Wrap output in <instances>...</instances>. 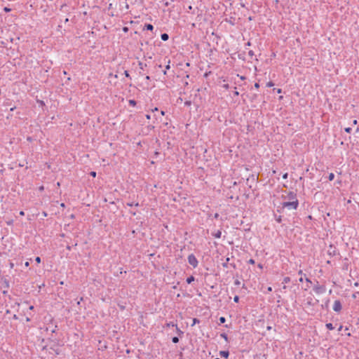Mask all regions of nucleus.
Segmentation results:
<instances>
[{
    "mask_svg": "<svg viewBox=\"0 0 359 359\" xmlns=\"http://www.w3.org/2000/svg\"><path fill=\"white\" fill-rule=\"evenodd\" d=\"M342 309V305L340 300H335L333 305V310L336 312H340Z\"/></svg>",
    "mask_w": 359,
    "mask_h": 359,
    "instance_id": "0eeeda50",
    "label": "nucleus"
},
{
    "mask_svg": "<svg viewBox=\"0 0 359 359\" xmlns=\"http://www.w3.org/2000/svg\"><path fill=\"white\" fill-rule=\"evenodd\" d=\"M48 341L50 343V349L56 355H60L61 353V350L59 348V346H62L60 344V340L57 339L51 335L50 337L48 339Z\"/></svg>",
    "mask_w": 359,
    "mask_h": 359,
    "instance_id": "f257e3e1",
    "label": "nucleus"
},
{
    "mask_svg": "<svg viewBox=\"0 0 359 359\" xmlns=\"http://www.w3.org/2000/svg\"><path fill=\"white\" fill-rule=\"evenodd\" d=\"M274 86V83L272 81H269L266 83L267 87H272Z\"/></svg>",
    "mask_w": 359,
    "mask_h": 359,
    "instance_id": "c756f323",
    "label": "nucleus"
},
{
    "mask_svg": "<svg viewBox=\"0 0 359 359\" xmlns=\"http://www.w3.org/2000/svg\"><path fill=\"white\" fill-rule=\"evenodd\" d=\"M229 260H230V258L229 257H226L225 262L222 264V266L224 268H228Z\"/></svg>",
    "mask_w": 359,
    "mask_h": 359,
    "instance_id": "2eb2a0df",
    "label": "nucleus"
},
{
    "mask_svg": "<svg viewBox=\"0 0 359 359\" xmlns=\"http://www.w3.org/2000/svg\"><path fill=\"white\" fill-rule=\"evenodd\" d=\"M239 299H240V298H239V297H238V296H237V295H236V296L233 297V301H234V302L238 303V302H239Z\"/></svg>",
    "mask_w": 359,
    "mask_h": 359,
    "instance_id": "c85d7f7f",
    "label": "nucleus"
},
{
    "mask_svg": "<svg viewBox=\"0 0 359 359\" xmlns=\"http://www.w3.org/2000/svg\"><path fill=\"white\" fill-rule=\"evenodd\" d=\"M193 9V7L191 6H189L187 12H190Z\"/></svg>",
    "mask_w": 359,
    "mask_h": 359,
    "instance_id": "de8ad7c7",
    "label": "nucleus"
},
{
    "mask_svg": "<svg viewBox=\"0 0 359 359\" xmlns=\"http://www.w3.org/2000/svg\"><path fill=\"white\" fill-rule=\"evenodd\" d=\"M230 265L233 268L236 269V264L234 263H231Z\"/></svg>",
    "mask_w": 359,
    "mask_h": 359,
    "instance_id": "5fc2aeb1",
    "label": "nucleus"
},
{
    "mask_svg": "<svg viewBox=\"0 0 359 359\" xmlns=\"http://www.w3.org/2000/svg\"><path fill=\"white\" fill-rule=\"evenodd\" d=\"M175 325V324L173 322H170V323L166 324V327H170V326L174 327Z\"/></svg>",
    "mask_w": 359,
    "mask_h": 359,
    "instance_id": "2f4dec72",
    "label": "nucleus"
},
{
    "mask_svg": "<svg viewBox=\"0 0 359 359\" xmlns=\"http://www.w3.org/2000/svg\"><path fill=\"white\" fill-rule=\"evenodd\" d=\"M57 325H55V328L51 330V333L52 334L55 333L57 331Z\"/></svg>",
    "mask_w": 359,
    "mask_h": 359,
    "instance_id": "4c0bfd02",
    "label": "nucleus"
},
{
    "mask_svg": "<svg viewBox=\"0 0 359 359\" xmlns=\"http://www.w3.org/2000/svg\"><path fill=\"white\" fill-rule=\"evenodd\" d=\"M327 254H328V255H330L331 257H334V256H336V255H339V250L332 244H330L329 245L328 250H327Z\"/></svg>",
    "mask_w": 359,
    "mask_h": 359,
    "instance_id": "20e7f679",
    "label": "nucleus"
},
{
    "mask_svg": "<svg viewBox=\"0 0 359 359\" xmlns=\"http://www.w3.org/2000/svg\"><path fill=\"white\" fill-rule=\"evenodd\" d=\"M273 90H276L277 93H281L282 89L281 88H274Z\"/></svg>",
    "mask_w": 359,
    "mask_h": 359,
    "instance_id": "e433bc0d",
    "label": "nucleus"
},
{
    "mask_svg": "<svg viewBox=\"0 0 359 359\" xmlns=\"http://www.w3.org/2000/svg\"><path fill=\"white\" fill-rule=\"evenodd\" d=\"M219 354L221 357L227 358L229 355V351H220Z\"/></svg>",
    "mask_w": 359,
    "mask_h": 359,
    "instance_id": "6e6552de",
    "label": "nucleus"
},
{
    "mask_svg": "<svg viewBox=\"0 0 359 359\" xmlns=\"http://www.w3.org/2000/svg\"><path fill=\"white\" fill-rule=\"evenodd\" d=\"M325 327L330 330H332L334 329V327L331 323H326Z\"/></svg>",
    "mask_w": 359,
    "mask_h": 359,
    "instance_id": "dca6fc26",
    "label": "nucleus"
},
{
    "mask_svg": "<svg viewBox=\"0 0 359 359\" xmlns=\"http://www.w3.org/2000/svg\"><path fill=\"white\" fill-rule=\"evenodd\" d=\"M4 11L6 12V13H8L11 11V9L8 7H4Z\"/></svg>",
    "mask_w": 359,
    "mask_h": 359,
    "instance_id": "72a5a7b5",
    "label": "nucleus"
},
{
    "mask_svg": "<svg viewBox=\"0 0 359 359\" xmlns=\"http://www.w3.org/2000/svg\"><path fill=\"white\" fill-rule=\"evenodd\" d=\"M248 264H255V262L253 259H250L248 261Z\"/></svg>",
    "mask_w": 359,
    "mask_h": 359,
    "instance_id": "473e14b6",
    "label": "nucleus"
},
{
    "mask_svg": "<svg viewBox=\"0 0 359 359\" xmlns=\"http://www.w3.org/2000/svg\"><path fill=\"white\" fill-rule=\"evenodd\" d=\"M223 88H225V89H229V84H224L223 85Z\"/></svg>",
    "mask_w": 359,
    "mask_h": 359,
    "instance_id": "37998d69",
    "label": "nucleus"
},
{
    "mask_svg": "<svg viewBox=\"0 0 359 359\" xmlns=\"http://www.w3.org/2000/svg\"><path fill=\"white\" fill-rule=\"evenodd\" d=\"M1 280L3 282L4 287L8 290L9 288V287H10L9 281L8 280V279L6 278H5V277H3L1 278Z\"/></svg>",
    "mask_w": 359,
    "mask_h": 359,
    "instance_id": "1a4fd4ad",
    "label": "nucleus"
},
{
    "mask_svg": "<svg viewBox=\"0 0 359 359\" xmlns=\"http://www.w3.org/2000/svg\"><path fill=\"white\" fill-rule=\"evenodd\" d=\"M145 79H146L147 80H150V79H151V78H150V76H146Z\"/></svg>",
    "mask_w": 359,
    "mask_h": 359,
    "instance_id": "0e129e2a",
    "label": "nucleus"
},
{
    "mask_svg": "<svg viewBox=\"0 0 359 359\" xmlns=\"http://www.w3.org/2000/svg\"><path fill=\"white\" fill-rule=\"evenodd\" d=\"M276 221L278 222V223H280L282 219H281V216H279L278 218L276 219Z\"/></svg>",
    "mask_w": 359,
    "mask_h": 359,
    "instance_id": "c03bdc74",
    "label": "nucleus"
},
{
    "mask_svg": "<svg viewBox=\"0 0 359 359\" xmlns=\"http://www.w3.org/2000/svg\"><path fill=\"white\" fill-rule=\"evenodd\" d=\"M175 327H176V331L180 336L184 334V332L177 327V324H175Z\"/></svg>",
    "mask_w": 359,
    "mask_h": 359,
    "instance_id": "a211bd4d",
    "label": "nucleus"
},
{
    "mask_svg": "<svg viewBox=\"0 0 359 359\" xmlns=\"http://www.w3.org/2000/svg\"><path fill=\"white\" fill-rule=\"evenodd\" d=\"M188 262L194 268H196L198 264V262L194 254H191L188 256Z\"/></svg>",
    "mask_w": 359,
    "mask_h": 359,
    "instance_id": "39448f33",
    "label": "nucleus"
},
{
    "mask_svg": "<svg viewBox=\"0 0 359 359\" xmlns=\"http://www.w3.org/2000/svg\"><path fill=\"white\" fill-rule=\"evenodd\" d=\"M184 104H185L186 106H187V107H189V106H191V101H190V100H187V101H186V102H184Z\"/></svg>",
    "mask_w": 359,
    "mask_h": 359,
    "instance_id": "7c9ffc66",
    "label": "nucleus"
},
{
    "mask_svg": "<svg viewBox=\"0 0 359 359\" xmlns=\"http://www.w3.org/2000/svg\"><path fill=\"white\" fill-rule=\"evenodd\" d=\"M129 105L132 107H135L137 104V102L135 100H130L128 101Z\"/></svg>",
    "mask_w": 359,
    "mask_h": 359,
    "instance_id": "f3484780",
    "label": "nucleus"
},
{
    "mask_svg": "<svg viewBox=\"0 0 359 359\" xmlns=\"http://www.w3.org/2000/svg\"><path fill=\"white\" fill-rule=\"evenodd\" d=\"M266 330H269V331L271 330H272V327L271 326H267L266 327Z\"/></svg>",
    "mask_w": 359,
    "mask_h": 359,
    "instance_id": "4d7b16f0",
    "label": "nucleus"
},
{
    "mask_svg": "<svg viewBox=\"0 0 359 359\" xmlns=\"http://www.w3.org/2000/svg\"><path fill=\"white\" fill-rule=\"evenodd\" d=\"M124 75H125L127 78H129L130 79H131V77H130V74H129L128 71H127V70L124 71Z\"/></svg>",
    "mask_w": 359,
    "mask_h": 359,
    "instance_id": "bb28decb",
    "label": "nucleus"
},
{
    "mask_svg": "<svg viewBox=\"0 0 359 359\" xmlns=\"http://www.w3.org/2000/svg\"><path fill=\"white\" fill-rule=\"evenodd\" d=\"M298 274L302 275L303 274L302 270H299L298 272Z\"/></svg>",
    "mask_w": 359,
    "mask_h": 359,
    "instance_id": "680f3d73",
    "label": "nucleus"
},
{
    "mask_svg": "<svg viewBox=\"0 0 359 359\" xmlns=\"http://www.w3.org/2000/svg\"><path fill=\"white\" fill-rule=\"evenodd\" d=\"M158 109L157 107H155L154 109H152V111H157Z\"/></svg>",
    "mask_w": 359,
    "mask_h": 359,
    "instance_id": "052dcab7",
    "label": "nucleus"
},
{
    "mask_svg": "<svg viewBox=\"0 0 359 359\" xmlns=\"http://www.w3.org/2000/svg\"><path fill=\"white\" fill-rule=\"evenodd\" d=\"M281 198L285 201H294L295 200H298L297 194L294 191L286 192L285 194L281 196Z\"/></svg>",
    "mask_w": 359,
    "mask_h": 359,
    "instance_id": "7ed1b4c3",
    "label": "nucleus"
},
{
    "mask_svg": "<svg viewBox=\"0 0 359 359\" xmlns=\"http://www.w3.org/2000/svg\"><path fill=\"white\" fill-rule=\"evenodd\" d=\"M18 318V316L16 314H14L13 316V319L17 320Z\"/></svg>",
    "mask_w": 359,
    "mask_h": 359,
    "instance_id": "603ef678",
    "label": "nucleus"
},
{
    "mask_svg": "<svg viewBox=\"0 0 359 359\" xmlns=\"http://www.w3.org/2000/svg\"><path fill=\"white\" fill-rule=\"evenodd\" d=\"M334 173H332V172L330 173V175H329V176H328V180H329L330 181H332V180H334Z\"/></svg>",
    "mask_w": 359,
    "mask_h": 359,
    "instance_id": "393cba45",
    "label": "nucleus"
},
{
    "mask_svg": "<svg viewBox=\"0 0 359 359\" xmlns=\"http://www.w3.org/2000/svg\"><path fill=\"white\" fill-rule=\"evenodd\" d=\"M355 133H359V128H357L356 130H355Z\"/></svg>",
    "mask_w": 359,
    "mask_h": 359,
    "instance_id": "774afa93",
    "label": "nucleus"
},
{
    "mask_svg": "<svg viewBox=\"0 0 359 359\" xmlns=\"http://www.w3.org/2000/svg\"><path fill=\"white\" fill-rule=\"evenodd\" d=\"M239 95V93L237 90L233 91V95L238 96Z\"/></svg>",
    "mask_w": 359,
    "mask_h": 359,
    "instance_id": "09e8293b",
    "label": "nucleus"
},
{
    "mask_svg": "<svg viewBox=\"0 0 359 359\" xmlns=\"http://www.w3.org/2000/svg\"><path fill=\"white\" fill-rule=\"evenodd\" d=\"M313 290L316 294H323L325 292L326 287L325 285H316L313 287Z\"/></svg>",
    "mask_w": 359,
    "mask_h": 359,
    "instance_id": "423d86ee",
    "label": "nucleus"
},
{
    "mask_svg": "<svg viewBox=\"0 0 359 359\" xmlns=\"http://www.w3.org/2000/svg\"><path fill=\"white\" fill-rule=\"evenodd\" d=\"M7 292H8V290H4V291L2 292V293H3L4 294H7Z\"/></svg>",
    "mask_w": 359,
    "mask_h": 359,
    "instance_id": "69168bd1",
    "label": "nucleus"
},
{
    "mask_svg": "<svg viewBox=\"0 0 359 359\" xmlns=\"http://www.w3.org/2000/svg\"><path fill=\"white\" fill-rule=\"evenodd\" d=\"M144 29L152 31L154 29V26L151 24H145Z\"/></svg>",
    "mask_w": 359,
    "mask_h": 359,
    "instance_id": "f8f14e48",
    "label": "nucleus"
},
{
    "mask_svg": "<svg viewBox=\"0 0 359 359\" xmlns=\"http://www.w3.org/2000/svg\"><path fill=\"white\" fill-rule=\"evenodd\" d=\"M192 321H193V323L191 324V326H194L196 323H200V320L196 318H194Z\"/></svg>",
    "mask_w": 359,
    "mask_h": 359,
    "instance_id": "4be33fe9",
    "label": "nucleus"
},
{
    "mask_svg": "<svg viewBox=\"0 0 359 359\" xmlns=\"http://www.w3.org/2000/svg\"><path fill=\"white\" fill-rule=\"evenodd\" d=\"M238 76H239V77H240V79H241L242 81H243V80H245V79H246V78H245V76H239V75H238Z\"/></svg>",
    "mask_w": 359,
    "mask_h": 359,
    "instance_id": "3c124183",
    "label": "nucleus"
},
{
    "mask_svg": "<svg viewBox=\"0 0 359 359\" xmlns=\"http://www.w3.org/2000/svg\"><path fill=\"white\" fill-rule=\"evenodd\" d=\"M123 29L124 32H127L128 29V27H123Z\"/></svg>",
    "mask_w": 359,
    "mask_h": 359,
    "instance_id": "e2e57ef3",
    "label": "nucleus"
},
{
    "mask_svg": "<svg viewBox=\"0 0 359 359\" xmlns=\"http://www.w3.org/2000/svg\"><path fill=\"white\" fill-rule=\"evenodd\" d=\"M161 38L163 41H166L169 39V35L167 33H163L161 35Z\"/></svg>",
    "mask_w": 359,
    "mask_h": 359,
    "instance_id": "ddd939ff",
    "label": "nucleus"
},
{
    "mask_svg": "<svg viewBox=\"0 0 359 359\" xmlns=\"http://www.w3.org/2000/svg\"><path fill=\"white\" fill-rule=\"evenodd\" d=\"M220 337H221L222 338H223L226 341H229L228 335H227L226 333H224H224H222V334H220Z\"/></svg>",
    "mask_w": 359,
    "mask_h": 359,
    "instance_id": "6ab92c4d",
    "label": "nucleus"
},
{
    "mask_svg": "<svg viewBox=\"0 0 359 359\" xmlns=\"http://www.w3.org/2000/svg\"><path fill=\"white\" fill-rule=\"evenodd\" d=\"M195 280V278L194 276H190L189 277H188L186 280L187 283L188 284H191L192 282H194Z\"/></svg>",
    "mask_w": 359,
    "mask_h": 359,
    "instance_id": "4468645a",
    "label": "nucleus"
},
{
    "mask_svg": "<svg viewBox=\"0 0 359 359\" xmlns=\"http://www.w3.org/2000/svg\"><path fill=\"white\" fill-rule=\"evenodd\" d=\"M305 280H306V281L307 283H312V282H311V280L309 278H306V279H305Z\"/></svg>",
    "mask_w": 359,
    "mask_h": 359,
    "instance_id": "864d4df0",
    "label": "nucleus"
},
{
    "mask_svg": "<svg viewBox=\"0 0 359 359\" xmlns=\"http://www.w3.org/2000/svg\"><path fill=\"white\" fill-rule=\"evenodd\" d=\"M35 261L39 264L41 263V258L39 257H36Z\"/></svg>",
    "mask_w": 359,
    "mask_h": 359,
    "instance_id": "a19ab883",
    "label": "nucleus"
},
{
    "mask_svg": "<svg viewBox=\"0 0 359 359\" xmlns=\"http://www.w3.org/2000/svg\"><path fill=\"white\" fill-rule=\"evenodd\" d=\"M257 266H258V268H259L260 269H263V265H262V264H261V263L258 264H257Z\"/></svg>",
    "mask_w": 359,
    "mask_h": 359,
    "instance_id": "a18cd8bd",
    "label": "nucleus"
},
{
    "mask_svg": "<svg viewBox=\"0 0 359 359\" xmlns=\"http://www.w3.org/2000/svg\"><path fill=\"white\" fill-rule=\"evenodd\" d=\"M241 284V281L238 279H236L235 281H234V285H240Z\"/></svg>",
    "mask_w": 359,
    "mask_h": 359,
    "instance_id": "f704fd0d",
    "label": "nucleus"
},
{
    "mask_svg": "<svg viewBox=\"0 0 359 359\" xmlns=\"http://www.w3.org/2000/svg\"><path fill=\"white\" fill-rule=\"evenodd\" d=\"M212 235L216 238H220L222 236V231L218 230L216 232L212 233Z\"/></svg>",
    "mask_w": 359,
    "mask_h": 359,
    "instance_id": "9d476101",
    "label": "nucleus"
},
{
    "mask_svg": "<svg viewBox=\"0 0 359 359\" xmlns=\"http://www.w3.org/2000/svg\"><path fill=\"white\" fill-rule=\"evenodd\" d=\"M170 68V60L168 61V64L165 66V69H169Z\"/></svg>",
    "mask_w": 359,
    "mask_h": 359,
    "instance_id": "49530a36",
    "label": "nucleus"
},
{
    "mask_svg": "<svg viewBox=\"0 0 359 359\" xmlns=\"http://www.w3.org/2000/svg\"><path fill=\"white\" fill-rule=\"evenodd\" d=\"M219 323L223 324L226 322V318L224 316H222L219 318Z\"/></svg>",
    "mask_w": 359,
    "mask_h": 359,
    "instance_id": "5701e85b",
    "label": "nucleus"
},
{
    "mask_svg": "<svg viewBox=\"0 0 359 359\" xmlns=\"http://www.w3.org/2000/svg\"><path fill=\"white\" fill-rule=\"evenodd\" d=\"M358 294H359V292H355V293H353V294L352 297H353V299H355V298L358 297Z\"/></svg>",
    "mask_w": 359,
    "mask_h": 359,
    "instance_id": "c9c22d12",
    "label": "nucleus"
},
{
    "mask_svg": "<svg viewBox=\"0 0 359 359\" xmlns=\"http://www.w3.org/2000/svg\"><path fill=\"white\" fill-rule=\"evenodd\" d=\"M288 177V173L287 172H285V174H283V178L286 180Z\"/></svg>",
    "mask_w": 359,
    "mask_h": 359,
    "instance_id": "79ce46f5",
    "label": "nucleus"
},
{
    "mask_svg": "<svg viewBox=\"0 0 359 359\" xmlns=\"http://www.w3.org/2000/svg\"><path fill=\"white\" fill-rule=\"evenodd\" d=\"M146 118L147 119H150L151 118V116L149 114H146Z\"/></svg>",
    "mask_w": 359,
    "mask_h": 359,
    "instance_id": "6e6d98bb",
    "label": "nucleus"
},
{
    "mask_svg": "<svg viewBox=\"0 0 359 359\" xmlns=\"http://www.w3.org/2000/svg\"><path fill=\"white\" fill-rule=\"evenodd\" d=\"M127 205L128 206H133V205L139 206V203H136L134 204L133 203H128Z\"/></svg>",
    "mask_w": 359,
    "mask_h": 359,
    "instance_id": "cd10ccee",
    "label": "nucleus"
},
{
    "mask_svg": "<svg viewBox=\"0 0 359 359\" xmlns=\"http://www.w3.org/2000/svg\"><path fill=\"white\" fill-rule=\"evenodd\" d=\"M303 280H304L303 277H301V278L299 279V282H301V283H302V282H303Z\"/></svg>",
    "mask_w": 359,
    "mask_h": 359,
    "instance_id": "bf43d9fd",
    "label": "nucleus"
},
{
    "mask_svg": "<svg viewBox=\"0 0 359 359\" xmlns=\"http://www.w3.org/2000/svg\"><path fill=\"white\" fill-rule=\"evenodd\" d=\"M226 21L231 25H234L236 24V18L234 17H230L229 19H226Z\"/></svg>",
    "mask_w": 359,
    "mask_h": 359,
    "instance_id": "9b49d317",
    "label": "nucleus"
},
{
    "mask_svg": "<svg viewBox=\"0 0 359 359\" xmlns=\"http://www.w3.org/2000/svg\"><path fill=\"white\" fill-rule=\"evenodd\" d=\"M138 65L140 67V69H142V70H144V67H147V64H144L142 62H139Z\"/></svg>",
    "mask_w": 359,
    "mask_h": 359,
    "instance_id": "aec40b11",
    "label": "nucleus"
},
{
    "mask_svg": "<svg viewBox=\"0 0 359 359\" xmlns=\"http://www.w3.org/2000/svg\"><path fill=\"white\" fill-rule=\"evenodd\" d=\"M25 265V266H28L29 265V263L28 262H26Z\"/></svg>",
    "mask_w": 359,
    "mask_h": 359,
    "instance_id": "338daca9",
    "label": "nucleus"
},
{
    "mask_svg": "<svg viewBox=\"0 0 359 359\" xmlns=\"http://www.w3.org/2000/svg\"><path fill=\"white\" fill-rule=\"evenodd\" d=\"M248 55H249L251 57H253V55H254V52H253V50H250V51L248 52Z\"/></svg>",
    "mask_w": 359,
    "mask_h": 359,
    "instance_id": "58836bf2",
    "label": "nucleus"
},
{
    "mask_svg": "<svg viewBox=\"0 0 359 359\" xmlns=\"http://www.w3.org/2000/svg\"><path fill=\"white\" fill-rule=\"evenodd\" d=\"M255 88H259V83H255Z\"/></svg>",
    "mask_w": 359,
    "mask_h": 359,
    "instance_id": "8fccbe9b",
    "label": "nucleus"
},
{
    "mask_svg": "<svg viewBox=\"0 0 359 359\" xmlns=\"http://www.w3.org/2000/svg\"><path fill=\"white\" fill-rule=\"evenodd\" d=\"M90 175L92 177H95L96 176V172H95V171H92V172H90Z\"/></svg>",
    "mask_w": 359,
    "mask_h": 359,
    "instance_id": "ea45409f",
    "label": "nucleus"
},
{
    "mask_svg": "<svg viewBox=\"0 0 359 359\" xmlns=\"http://www.w3.org/2000/svg\"><path fill=\"white\" fill-rule=\"evenodd\" d=\"M172 341L174 343V344H177L179 342V338L177 337H173L172 338Z\"/></svg>",
    "mask_w": 359,
    "mask_h": 359,
    "instance_id": "b1692460",
    "label": "nucleus"
},
{
    "mask_svg": "<svg viewBox=\"0 0 359 359\" xmlns=\"http://www.w3.org/2000/svg\"><path fill=\"white\" fill-rule=\"evenodd\" d=\"M344 130H345L346 133H351V131H352V128H350V127L345 128H344Z\"/></svg>",
    "mask_w": 359,
    "mask_h": 359,
    "instance_id": "a878e982",
    "label": "nucleus"
},
{
    "mask_svg": "<svg viewBox=\"0 0 359 359\" xmlns=\"http://www.w3.org/2000/svg\"><path fill=\"white\" fill-rule=\"evenodd\" d=\"M267 291H268V292H271V291H272V287H269L267 288Z\"/></svg>",
    "mask_w": 359,
    "mask_h": 359,
    "instance_id": "13d9d810",
    "label": "nucleus"
},
{
    "mask_svg": "<svg viewBox=\"0 0 359 359\" xmlns=\"http://www.w3.org/2000/svg\"><path fill=\"white\" fill-rule=\"evenodd\" d=\"M290 278L288 276H286L283 278V283L286 284L290 282Z\"/></svg>",
    "mask_w": 359,
    "mask_h": 359,
    "instance_id": "412c9836",
    "label": "nucleus"
},
{
    "mask_svg": "<svg viewBox=\"0 0 359 359\" xmlns=\"http://www.w3.org/2000/svg\"><path fill=\"white\" fill-rule=\"evenodd\" d=\"M299 206V201H283L280 205L278 207V212H280V209L287 208L288 210H297Z\"/></svg>",
    "mask_w": 359,
    "mask_h": 359,
    "instance_id": "f03ea898",
    "label": "nucleus"
}]
</instances>
